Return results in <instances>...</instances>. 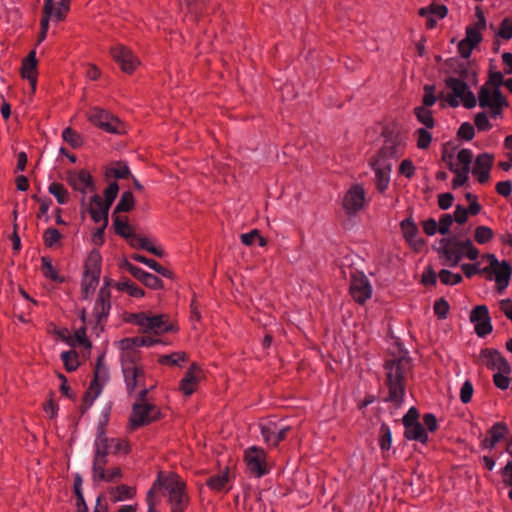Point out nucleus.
Instances as JSON below:
<instances>
[{
	"instance_id": "20e7f679",
	"label": "nucleus",
	"mask_w": 512,
	"mask_h": 512,
	"mask_svg": "<svg viewBox=\"0 0 512 512\" xmlns=\"http://www.w3.org/2000/svg\"><path fill=\"white\" fill-rule=\"evenodd\" d=\"M244 459L249 472L255 477L260 478L269 472L266 453L262 448L257 446L249 447L245 451Z\"/></svg>"
},
{
	"instance_id": "393cba45",
	"label": "nucleus",
	"mask_w": 512,
	"mask_h": 512,
	"mask_svg": "<svg viewBox=\"0 0 512 512\" xmlns=\"http://www.w3.org/2000/svg\"><path fill=\"white\" fill-rule=\"evenodd\" d=\"M108 450H95L93 459V478L94 480L105 478V465L107 463Z\"/></svg>"
},
{
	"instance_id": "49530a36",
	"label": "nucleus",
	"mask_w": 512,
	"mask_h": 512,
	"mask_svg": "<svg viewBox=\"0 0 512 512\" xmlns=\"http://www.w3.org/2000/svg\"><path fill=\"white\" fill-rule=\"evenodd\" d=\"M475 240L478 244H486L494 237V232L487 226H478L475 229Z\"/></svg>"
},
{
	"instance_id": "f257e3e1",
	"label": "nucleus",
	"mask_w": 512,
	"mask_h": 512,
	"mask_svg": "<svg viewBox=\"0 0 512 512\" xmlns=\"http://www.w3.org/2000/svg\"><path fill=\"white\" fill-rule=\"evenodd\" d=\"M411 368L410 358L407 356H401L389 360L385 364L387 372L386 383L389 389V395L387 400L400 406L403 402L405 395V379L408 371Z\"/></svg>"
},
{
	"instance_id": "473e14b6",
	"label": "nucleus",
	"mask_w": 512,
	"mask_h": 512,
	"mask_svg": "<svg viewBox=\"0 0 512 512\" xmlns=\"http://www.w3.org/2000/svg\"><path fill=\"white\" fill-rule=\"evenodd\" d=\"M132 258L137 262L147 265L149 268H151L152 270H154L155 272L159 273L160 275H162L164 277L171 276V272L168 269L164 268L163 266H161L158 262H156L153 259L147 258L140 254H135V255H133Z\"/></svg>"
},
{
	"instance_id": "e433bc0d",
	"label": "nucleus",
	"mask_w": 512,
	"mask_h": 512,
	"mask_svg": "<svg viewBox=\"0 0 512 512\" xmlns=\"http://www.w3.org/2000/svg\"><path fill=\"white\" fill-rule=\"evenodd\" d=\"M509 433L508 426L503 422L495 423L488 431L487 435L492 439V442L496 444L504 439V437Z\"/></svg>"
},
{
	"instance_id": "774afa93",
	"label": "nucleus",
	"mask_w": 512,
	"mask_h": 512,
	"mask_svg": "<svg viewBox=\"0 0 512 512\" xmlns=\"http://www.w3.org/2000/svg\"><path fill=\"white\" fill-rule=\"evenodd\" d=\"M438 274L433 270L431 266L427 267L422 274V283L426 286L436 285Z\"/></svg>"
},
{
	"instance_id": "5fc2aeb1",
	"label": "nucleus",
	"mask_w": 512,
	"mask_h": 512,
	"mask_svg": "<svg viewBox=\"0 0 512 512\" xmlns=\"http://www.w3.org/2000/svg\"><path fill=\"white\" fill-rule=\"evenodd\" d=\"M261 435L264 441L273 446V439L276 436V423L269 422L260 426Z\"/></svg>"
},
{
	"instance_id": "bb28decb",
	"label": "nucleus",
	"mask_w": 512,
	"mask_h": 512,
	"mask_svg": "<svg viewBox=\"0 0 512 512\" xmlns=\"http://www.w3.org/2000/svg\"><path fill=\"white\" fill-rule=\"evenodd\" d=\"M405 437L409 440H416L423 444L428 442V434L425 431L422 423H417L409 426L406 424Z\"/></svg>"
},
{
	"instance_id": "4468645a",
	"label": "nucleus",
	"mask_w": 512,
	"mask_h": 512,
	"mask_svg": "<svg viewBox=\"0 0 512 512\" xmlns=\"http://www.w3.org/2000/svg\"><path fill=\"white\" fill-rule=\"evenodd\" d=\"M364 201V189L359 185H354L345 194L343 207L348 214H355L363 207Z\"/></svg>"
},
{
	"instance_id": "c03bdc74",
	"label": "nucleus",
	"mask_w": 512,
	"mask_h": 512,
	"mask_svg": "<svg viewBox=\"0 0 512 512\" xmlns=\"http://www.w3.org/2000/svg\"><path fill=\"white\" fill-rule=\"evenodd\" d=\"M439 280L444 285H456L462 281V275L453 273L447 269H442L438 273Z\"/></svg>"
},
{
	"instance_id": "ea45409f",
	"label": "nucleus",
	"mask_w": 512,
	"mask_h": 512,
	"mask_svg": "<svg viewBox=\"0 0 512 512\" xmlns=\"http://www.w3.org/2000/svg\"><path fill=\"white\" fill-rule=\"evenodd\" d=\"M228 483V474L227 473H219L217 475L211 476L207 479V486L214 491H223L226 489V485Z\"/></svg>"
},
{
	"instance_id": "423d86ee",
	"label": "nucleus",
	"mask_w": 512,
	"mask_h": 512,
	"mask_svg": "<svg viewBox=\"0 0 512 512\" xmlns=\"http://www.w3.org/2000/svg\"><path fill=\"white\" fill-rule=\"evenodd\" d=\"M350 294L359 304H364L372 295V286L367 276L360 271L351 274Z\"/></svg>"
},
{
	"instance_id": "58836bf2",
	"label": "nucleus",
	"mask_w": 512,
	"mask_h": 512,
	"mask_svg": "<svg viewBox=\"0 0 512 512\" xmlns=\"http://www.w3.org/2000/svg\"><path fill=\"white\" fill-rule=\"evenodd\" d=\"M134 206V196L132 192L125 191L117 203L113 214L117 215L120 212H128L130 211Z\"/></svg>"
},
{
	"instance_id": "69168bd1",
	"label": "nucleus",
	"mask_w": 512,
	"mask_h": 512,
	"mask_svg": "<svg viewBox=\"0 0 512 512\" xmlns=\"http://www.w3.org/2000/svg\"><path fill=\"white\" fill-rule=\"evenodd\" d=\"M473 391L474 389L472 383L469 380L465 381L460 390L461 402L464 404L469 403L471 401Z\"/></svg>"
},
{
	"instance_id": "0eeeda50",
	"label": "nucleus",
	"mask_w": 512,
	"mask_h": 512,
	"mask_svg": "<svg viewBox=\"0 0 512 512\" xmlns=\"http://www.w3.org/2000/svg\"><path fill=\"white\" fill-rule=\"evenodd\" d=\"M463 242L455 237L442 238L440 240L441 248L439 252L445 257L448 266L456 267L464 257L465 248L457 245Z\"/></svg>"
},
{
	"instance_id": "72a5a7b5",
	"label": "nucleus",
	"mask_w": 512,
	"mask_h": 512,
	"mask_svg": "<svg viewBox=\"0 0 512 512\" xmlns=\"http://www.w3.org/2000/svg\"><path fill=\"white\" fill-rule=\"evenodd\" d=\"M445 84L449 89L452 90L453 95L459 99L469 90L466 82L454 77H448L445 80Z\"/></svg>"
},
{
	"instance_id": "de8ad7c7",
	"label": "nucleus",
	"mask_w": 512,
	"mask_h": 512,
	"mask_svg": "<svg viewBox=\"0 0 512 512\" xmlns=\"http://www.w3.org/2000/svg\"><path fill=\"white\" fill-rule=\"evenodd\" d=\"M115 502L130 499L134 495V490L126 485H119L111 492Z\"/></svg>"
},
{
	"instance_id": "1a4fd4ad",
	"label": "nucleus",
	"mask_w": 512,
	"mask_h": 512,
	"mask_svg": "<svg viewBox=\"0 0 512 512\" xmlns=\"http://www.w3.org/2000/svg\"><path fill=\"white\" fill-rule=\"evenodd\" d=\"M88 117L94 125L109 133L119 132L120 121L118 118L99 107L92 108L89 111Z\"/></svg>"
},
{
	"instance_id": "6ab92c4d",
	"label": "nucleus",
	"mask_w": 512,
	"mask_h": 512,
	"mask_svg": "<svg viewBox=\"0 0 512 512\" xmlns=\"http://www.w3.org/2000/svg\"><path fill=\"white\" fill-rule=\"evenodd\" d=\"M67 181L74 189L82 193H85L87 189L90 191L95 190L93 178L86 170L68 172Z\"/></svg>"
},
{
	"instance_id": "79ce46f5",
	"label": "nucleus",
	"mask_w": 512,
	"mask_h": 512,
	"mask_svg": "<svg viewBox=\"0 0 512 512\" xmlns=\"http://www.w3.org/2000/svg\"><path fill=\"white\" fill-rule=\"evenodd\" d=\"M187 360V355L184 352H175L170 355H162L159 358V363L163 365L178 366L181 362Z\"/></svg>"
},
{
	"instance_id": "0e129e2a",
	"label": "nucleus",
	"mask_w": 512,
	"mask_h": 512,
	"mask_svg": "<svg viewBox=\"0 0 512 512\" xmlns=\"http://www.w3.org/2000/svg\"><path fill=\"white\" fill-rule=\"evenodd\" d=\"M507 375L508 374L504 372H497L493 375V382L497 388L501 390L508 389L510 385V378Z\"/></svg>"
},
{
	"instance_id": "cd10ccee",
	"label": "nucleus",
	"mask_w": 512,
	"mask_h": 512,
	"mask_svg": "<svg viewBox=\"0 0 512 512\" xmlns=\"http://www.w3.org/2000/svg\"><path fill=\"white\" fill-rule=\"evenodd\" d=\"M101 257L98 251H92L85 264L84 276L100 277Z\"/></svg>"
},
{
	"instance_id": "338daca9",
	"label": "nucleus",
	"mask_w": 512,
	"mask_h": 512,
	"mask_svg": "<svg viewBox=\"0 0 512 512\" xmlns=\"http://www.w3.org/2000/svg\"><path fill=\"white\" fill-rule=\"evenodd\" d=\"M464 40L476 47L482 41L481 32L477 31L474 28H471V26H467L466 37L464 38Z\"/></svg>"
},
{
	"instance_id": "09e8293b",
	"label": "nucleus",
	"mask_w": 512,
	"mask_h": 512,
	"mask_svg": "<svg viewBox=\"0 0 512 512\" xmlns=\"http://www.w3.org/2000/svg\"><path fill=\"white\" fill-rule=\"evenodd\" d=\"M62 138L65 142L70 144L73 148H78L82 145L83 141L81 136L71 128H65L62 132Z\"/></svg>"
},
{
	"instance_id": "39448f33",
	"label": "nucleus",
	"mask_w": 512,
	"mask_h": 512,
	"mask_svg": "<svg viewBox=\"0 0 512 512\" xmlns=\"http://www.w3.org/2000/svg\"><path fill=\"white\" fill-rule=\"evenodd\" d=\"M121 362L127 390L129 393H132L140 384V380L144 377V372L136 365L134 356L130 353H122Z\"/></svg>"
},
{
	"instance_id": "a19ab883",
	"label": "nucleus",
	"mask_w": 512,
	"mask_h": 512,
	"mask_svg": "<svg viewBox=\"0 0 512 512\" xmlns=\"http://www.w3.org/2000/svg\"><path fill=\"white\" fill-rule=\"evenodd\" d=\"M48 191L57 199L59 204L63 205L67 203L68 191L62 184L53 182L49 185Z\"/></svg>"
},
{
	"instance_id": "2f4dec72",
	"label": "nucleus",
	"mask_w": 512,
	"mask_h": 512,
	"mask_svg": "<svg viewBox=\"0 0 512 512\" xmlns=\"http://www.w3.org/2000/svg\"><path fill=\"white\" fill-rule=\"evenodd\" d=\"M494 157L489 153L479 154L474 163L472 173H478L481 171H490L493 165Z\"/></svg>"
},
{
	"instance_id": "2eb2a0df",
	"label": "nucleus",
	"mask_w": 512,
	"mask_h": 512,
	"mask_svg": "<svg viewBox=\"0 0 512 512\" xmlns=\"http://www.w3.org/2000/svg\"><path fill=\"white\" fill-rule=\"evenodd\" d=\"M371 165L375 172L376 187L380 192H384L390 182L392 162H388L383 159H373Z\"/></svg>"
},
{
	"instance_id": "9d476101",
	"label": "nucleus",
	"mask_w": 512,
	"mask_h": 512,
	"mask_svg": "<svg viewBox=\"0 0 512 512\" xmlns=\"http://www.w3.org/2000/svg\"><path fill=\"white\" fill-rule=\"evenodd\" d=\"M470 321L474 323L475 332L479 337H485L492 332L491 318L486 305L476 306L471 311Z\"/></svg>"
},
{
	"instance_id": "4be33fe9",
	"label": "nucleus",
	"mask_w": 512,
	"mask_h": 512,
	"mask_svg": "<svg viewBox=\"0 0 512 512\" xmlns=\"http://www.w3.org/2000/svg\"><path fill=\"white\" fill-rule=\"evenodd\" d=\"M127 241L133 248L146 250L157 257H162L164 255L163 250L154 246L147 237L133 233L130 234V237L127 238Z\"/></svg>"
},
{
	"instance_id": "680f3d73",
	"label": "nucleus",
	"mask_w": 512,
	"mask_h": 512,
	"mask_svg": "<svg viewBox=\"0 0 512 512\" xmlns=\"http://www.w3.org/2000/svg\"><path fill=\"white\" fill-rule=\"evenodd\" d=\"M435 87L433 85H425L424 86V97H423V105L421 107H429L433 106L436 103V97L434 95Z\"/></svg>"
},
{
	"instance_id": "f8f14e48",
	"label": "nucleus",
	"mask_w": 512,
	"mask_h": 512,
	"mask_svg": "<svg viewBox=\"0 0 512 512\" xmlns=\"http://www.w3.org/2000/svg\"><path fill=\"white\" fill-rule=\"evenodd\" d=\"M110 298L111 293L109 289V282L106 281L105 285L99 290L98 297L93 308V315L96 318L97 324H102L108 317L111 309Z\"/></svg>"
},
{
	"instance_id": "e2e57ef3",
	"label": "nucleus",
	"mask_w": 512,
	"mask_h": 512,
	"mask_svg": "<svg viewBox=\"0 0 512 512\" xmlns=\"http://www.w3.org/2000/svg\"><path fill=\"white\" fill-rule=\"evenodd\" d=\"M452 223L453 216L451 214H443L438 223L439 233L442 235H448L450 233Z\"/></svg>"
},
{
	"instance_id": "ddd939ff",
	"label": "nucleus",
	"mask_w": 512,
	"mask_h": 512,
	"mask_svg": "<svg viewBox=\"0 0 512 512\" xmlns=\"http://www.w3.org/2000/svg\"><path fill=\"white\" fill-rule=\"evenodd\" d=\"M157 413L156 407L152 404L135 403L130 420L134 427H140L156 419Z\"/></svg>"
},
{
	"instance_id": "6e6552de",
	"label": "nucleus",
	"mask_w": 512,
	"mask_h": 512,
	"mask_svg": "<svg viewBox=\"0 0 512 512\" xmlns=\"http://www.w3.org/2000/svg\"><path fill=\"white\" fill-rule=\"evenodd\" d=\"M103 356L98 358L96 368L94 371V379L90 384L89 389L84 395V407L83 411L88 409L99 396L101 392V382H104L107 377V368L102 363Z\"/></svg>"
},
{
	"instance_id": "c756f323",
	"label": "nucleus",
	"mask_w": 512,
	"mask_h": 512,
	"mask_svg": "<svg viewBox=\"0 0 512 512\" xmlns=\"http://www.w3.org/2000/svg\"><path fill=\"white\" fill-rule=\"evenodd\" d=\"M54 11V0H45L43 7V17L41 19V33L40 41H42L47 33L49 27V20Z\"/></svg>"
},
{
	"instance_id": "37998d69",
	"label": "nucleus",
	"mask_w": 512,
	"mask_h": 512,
	"mask_svg": "<svg viewBox=\"0 0 512 512\" xmlns=\"http://www.w3.org/2000/svg\"><path fill=\"white\" fill-rule=\"evenodd\" d=\"M61 360L68 372L75 371L79 365L77 353L73 350L64 351L61 353Z\"/></svg>"
},
{
	"instance_id": "052dcab7",
	"label": "nucleus",
	"mask_w": 512,
	"mask_h": 512,
	"mask_svg": "<svg viewBox=\"0 0 512 512\" xmlns=\"http://www.w3.org/2000/svg\"><path fill=\"white\" fill-rule=\"evenodd\" d=\"M433 309L439 319H445L449 312V304L444 298H440L434 303Z\"/></svg>"
},
{
	"instance_id": "b1692460",
	"label": "nucleus",
	"mask_w": 512,
	"mask_h": 512,
	"mask_svg": "<svg viewBox=\"0 0 512 512\" xmlns=\"http://www.w3.org/2000/svg\"><path fill=\"white\" fill-rule=\"evenodd\" d=\"M492 269L495 274L496 283L499 285L500 288H506L509 284L512 274L511 265L508 262L503 261L502 263L499 264V266H495Z\"/></svg>"
},
{
	"instance_id": "5701e85b",
	"label": "nucleus",
	"mask_w": 512,
	"mask_h": 512,
	"mask_svg": "<svg viewBox=\"0 0 512 512\" xmlns=\"http://www.w3.org/2000/svg\"><path fill=\"white\" fill-rule=\"evenodd\" d=\"M36 66V52L33 50L27 55V57L23 60L22 63V77L26 78L30 82L33 91L36 89L37 83Z\"/></svg>"
},
{
	"instance_id": "3c124183",
	"label": "nucleus",
	"mask_w": 512,
	"mask_h": 512,
	"mask_svg": "<svg viewBox=\"0 0 512 512\" xmlns=\"http://www.w3.org/2000/svg\"><path fill=\"white\" fill-rule=\"evenodd\" d=\"M99 282V278L92 276H84L82 280V295L84 299H88L89 296L94 292L97 284Z\"/></svg>"
},
{
	"instance_id": "f03ea898",
	"label": "nucleus",
	"mask_w": 512,
	"mask_h": 512,
	"mask_svg": "<svg viewBox=\"0 0 512 512\" xmlns=\"http://www.w3.org/2000/svg\"><path fill=\"white\" fill-rule=\"evenodd\" d=\"M479 106L488 109L492 118L502 116L504 107L508 106V102L500 89H490L483 85L478 93Z\"/></svg>"
},
{
	"instance_id": "864d4df0",
	"label": "nucleus",
	"mask_w": 512,
	"mask_h": 512,
	"mask_svg": "<svg viewBox=\"0 0 512 512\" xmlns=\"http://www.w3.org/2000/svg\"><path fill=\"white\" fill-rule=\"evenodd\" d=\"M61 238V233L56 228L52 227L48 228L43 234L44 243L50 248L59 243Z\"/></svg>"
},
{
	"instance_id": "4c0bfd02",
	"label": "nucleus",
	"mask_w": 512,
	"mask_h": 512,
	"mask_svg": "<svg viewBox=\"0 0 512 512\" xmlns=\"http://www.w3.org/2000/svg\"><path fill=\"white\" fill-rule=\"evenodd\" d=\"M105 175L108 179L110 177L125 179L130 176V170L127 165L117 162L114 166L107 168Z\"/></svg>"
},
{
	"instance_id": "7ed1b4c3",
	"label": "nucleus",
	"mask_w": 512,
	"mask_h": 512,
	"mask_svg": "<svg viewBox=\"0 0 512 512\" xmlns=\"http://www.w3.org/2000/svg\"><path fill=\"white\" fill-rule=\"evenodd\" d=\"M164 488L168 491L169 504H180L187 505L188 497L185 493V484L175 476L161 478L158 477L157 481L153 485V490L156 486Z\"/></svg>"
},
{
	"instance_id": "4d7b16f0",
	"label": "nucleus",
	"mask_w": 512,
	"mask_h": 512,
	"mask_svg": "<svg viewBox=\"0 0 512 512\" xmlns=\"http://www.w3.org/2000/svg\"><path fill=\"white\" fill-rule=\"evenodd\" d=\"M458 161L462 164L463 171L469 172L470 171V164L473 159V153L470 149H461L457 154Z\"/></svg>"
},
{
	"instance_id": "c9c22d12",
	"label": "nucleus",
	"mask_w": 512,
	"mask_h": 512,
	"mask_svg": "<svg viewBox=\"0 0 512 512\" xmlns=\"http://www.w3.org/2000/svg\"><path fill=\"white\" fill-rule=\"evenodd\" d=\"M449 170L456 175V177L453 180L454 189L464 185L468 180L469 172L463 171L462 169L455 166L453 162V155L449 156Z\"/></svg>"
},
{
	"instance_id": "603ef678",
	"label": "nucleus",
	"mask_w": 512,
	"mask_h": 512,
	"mask_svg": "<svg viewBox=\"0 0 512 512\" xmlns=\"http://www.w3.org/2000/svg\"><path fill=\"white\" fill-rule=\"evenodd\" d=\"M392 443V433L387 424H382L380 427V440L379 444L383 451L389 450Z\"/></svg>"
},
{
	"instance_id": "a878e982",
	"label": "nucleus",
	"mask_w": 512,
	"mask_h": 512,
	"mask_svg": "<svg viewBox=\"0 0 512 512\" xmlns=\"http://www.w3.org/2000/svg\"><path fill=\"white\" fill-rule=\"evenodd\" d=\"M197 371L198 367L195 364H192L186 372L185 377L181 380V390L185 395H191L195 391V387L199 379Z\"/></svg>"
},
{
	"instance_id": "f704fd0d",
	"label": "nucleus",
	"mask_w": 512,
	"mask_h": 512,
	"mask_svg": "<svg viewBox=\"0 0 512 512\" xmlns=\"http://www.w3.org/2000/svg\"><path fill=\"white\" fill-rule=\"evenodd\" d=\"M113 226L115 229V233L124 239L130 237V234H133L130 225L126 222V219H122L120 216L112 214Z\"/></svg>"
},
{
	"instance_id": "8fccbe9b",
	"label": "nucleus",
	"mask_w": 512,
	"mask_h": 512,
	"mask_svg": "<svg viewBox=\"0 0 512 512\" xmlns=\"http://www.w3.org/2000/svg\"><path fill=\"white\" fill-rule=\"evenodd\" d=\"M119 192V186L116 182H112L104 191V208L110 209Z\"/></svg>"
},
{
	"instance_id": "dca6fc26",
	"label": "nucleus",
	"mask_w": 512,
	"mask_h": 512,
	"mask_svg": "<svg viewBox=\"0 0 512 512\" xmlns=\"http://www.w3.org/2000/svg\"><path fill=\"white\" fill-rule=\"evenodd\" d=\"M481 358L489 369L506 374L511 372L508 361L497 350L484 349L481 351Z\"/></svg>"
},
{
	"instance_id": "9b49d317",
	"label": "nucleus",
	"mask_w": 512,
	"mask_h": 512,
	"mask_svg": "<svg viewBox=\"0 0 512 512\" xmlns=\"http://www.w3.org/2000/svg\"><path fill=\"white\" fill-rule=\"evenodd\" d=\"M111 55L126 73H132L139 64L133 52L121 44L111 48Z\"/></svg>"
},
{
	"instance_id": "bf43d9fd",
	"label": "nucleus",
	"mask_w": 512,
	"mask_h": 512,
	"mask_svg": "<svg viewBox=\"0 0 512 512\" xmlns=\"http://www.w3.org/2000/svg\"><path fill=\"white\" fill-rule=\"evenodd\" d=\"M497 36L509 40L512 38V23L510 18H504L501 21Z\"/></svg>"
},
{
	"instance_id": "412c9836",
	"label": "nucleus",
	"mask_w": 512,
	"mask_h": 512,
	"mask_svg": "<svg viewBox=\"0 0 512 512\" xmlns=\"http://www.w3.org/2000/svg\"><path fill=\"white\" fill-rule=\"evenodd\" d=\"M161 340L157 338H152L150 336H144V337H133V338H125L120 341L121 349L123 350V353H130L134 356V360L136 361V352L134 351L137 347H152L158 343H160Z\"/></svg>"
},
{
	"instance_id": "13d9d810",
	"label": "nucleus",
	"mask_w": 512,
	"mask_h": 512,
	"mask_svg": "<svg viewBox=\"0 0 512 512\" xmlns=\"http://www.w3.org/2000/svg\"><path fill=\"white\" fill-rule=\"evenodd\" d=\"M458 246H462L465 248L464 256L468 259L474 261L479 257V250L474 246L471 239L464 240L463 243L457 244Z\"/></svg>"
},
{
	"instance_id": "c85d7f7f",
	"label": "nucleus",
	"mask_w": 512,
	"mask_h": 512,
	"mask_svg": "<svg viewBox=\"0 0 512 512\" xmlns=\"http://www.w3.org/2000/svg\"><path fill=\"white\" fill-rule=\"evenodd\" d=\"M414 114L425 129H432L435 126V120L432 115V111L427 109L426 107H416L414 109Z\"/></svg>"
},
{
	"instance_id": "f3484780",
	"label": "nucleus",
	"mask_w": 512,
	"mask_h": 512,
	"mask_svg": "<svg viewBox=\"0 0 512 512\" xmlns=\"http://www.w3.org/2000/svg\"><path fill=\"white\" fill-rule=\"evenodd\" d=\"M400 227L405 240L410 247L416 251L423 248L425 241L418 237L419 229L411 217L406 218L400 223Z\"/></svg>"
},
{
	"instance_id": "a211bd4d",
	"label": "nucleus",
	"mask_w": 512,
	"mask_h": 512,
	"mask_svg": "<svg viewBox=\"0 0 512 512\" xmlns=\"http://www.w3.org/2000/svg\"><path fill=\"white\" fill-rule=\"evenodd\" d=\"M174 330V326L168 322L166 315H148L144 322L142 333L152 332L154 334H163Z\"/></svg>"
},
{
	"instance_id": "a18cd8bd",
	"label": "nucleus",
	"mask_w": 512,
	"mask_h": 512,
	"mask_svg": "<svg viewBox=\"0 0 512 512\" xmlns=\"http://www.w3.org/2000/svg\"><path fill=\"white\" fill-rule=\"evenodd\" d=\"M42 271L45 277L55 281V282H63L64 279L58 275L56 270L54 269L51 261L47 257H42Z\"/></svg>"
},
{
	"instance_id": "6e6d98bb",
	"label": "nucleus",
	"mask_w": 512,
	"mask_h": 512,
	"mask_svg": "<svg viewBox=\"0 0 512 512\" xmlns=\"http://www.w3.org/2000/svg\"><path fill=\"white\" fill-rule=\"evenodd\" d=\"M417 136V147L419 149H427L431 143L432 136L425 128H419L415 131Z\"/></svg>"
},
{
	"instance_id": "aec40b11",
	"label": "nucleus",
	"mask_w": 512,
	"mask_h": 512,
	"mask_svg": "<svg viewBox=\"0 0 512 512\" xmlns=\"http://www.w3.org/2000/svg\"><path fill=\"white\" fill-rule=\"evenodd\" d=\"M402 144L403 140L399 135L391 134L387 136L384 146L380 149L374 159H383L385 161L391 162L392 158L398 156Z\"/></svg>"
},
{
	"instance_id": "7c9ffc66",
	"label": "nucleus",
	"mask_w": 512,
	"mask_h": 512,
	"mask_svg": "<svg viewBox=\"0 0 512 512\" xmlns=\"http://www.w3.org/2000/svg\"><path fill=\"white\" fill-rule=\"evenodd\" d=\"M107 424V417L99 422L97 436L94 442L95 450H108L109 448V439L106 436L105 426Z\"/></svg>"
}]
</instances>
